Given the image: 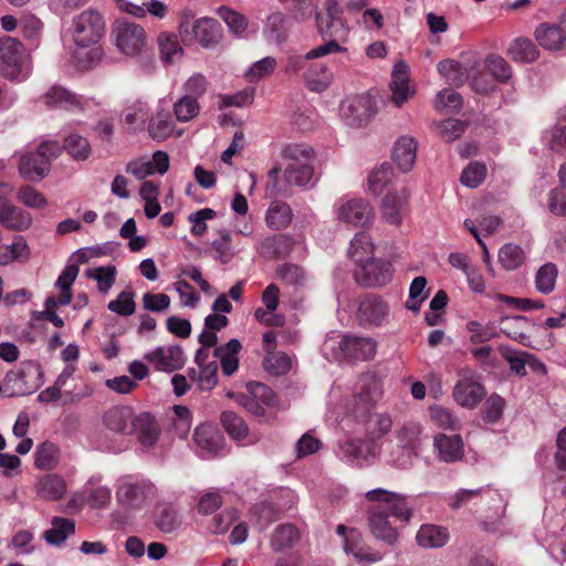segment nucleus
Here are the masks:
<instances>
[{
	"label": "nucleus",
	"mask_w": 566,
	"mask_h": 566,
	"mask_svg": "<svg viewBox=\"0 0 566 566\" xmlns=\"http://www.w3.org/2000/svg\"><path fill=\"white\" fill-rule=\"evenodd\" d=\"M369 509V528L373 535L387 545H395L399 538L397 523L405 525L411 521L413 505L409 497L385 489L370 490L365 494Z\"/></svg>",
	"instance_id": "nucleus-1"
},
{
	"label": "nucleus",
	"mask_w": 566,
	"mask_h": 566,
	"mask_svg": "<svg viewBox=\"0 0 566 566\" xmlns=\"http://www.w3.org/2000/svg\"><path fill=\"white\" fill-rule=\"evenodd\" d=\"M104 31V19L96 10H84L72 19L69 33L75 45L73 60L78 70H92L102 61L103 50L97 43Z\"/></svg>",
	"instance_id": "nucleus-2"
},
{
	"label": "nucleus",
	"mask_w": 566,
	"mask_h": 566,
	"mask_svg": "<svg viewBox=\"0 0 566 566\" xmlns=\"http://www.w3.org/2000/svg\"><path fill=\"white\" fill-rule=\"evenodd\" d=\"M0 72L11 82H23L30 73V53L22 42L12 36L0 38Z\"/></svg>",
	"instance_id": "nucleus-3"
},
{
	"label": "nucleus",
	"mask_w": 566,
	"mask_h": 566,
	"mask_svg": "<svg viewBox=\"0 0 566 566\" xmlns=\"http://www.w3.org/2000/svg\"><path fill=\"white\" fill-rule=\"evenodd\" d=\"M282 156L284 159L285 175L289 177L321 176L323 170L311 146L304 144L287 145Z\"/></svg>",
	"instance_id": "nucleus-4"
},
{
	"label": "nucleus",
	"mask_w": 566,
	"mask_h": 566,
	"mask_svg": "<svg viewBox=\"0 0 566 566\" xmlns=\"http://www.w3.org/2000/svg\"><path fill=\"white\" fill-rule=\"evenodd\" d=\"M63 147L56 140L42 142L35 151H30L20 157L18 168L22 177H45L51 169L52 160L57 158Z\"/></svg>",
	"instance_id": "nucleus-5"
},
{
	"label": "nucleus",
	"mask_w": 566,
	"mask_h": 566,
	"mask_svg": "<svg viewBox=\"0 0 566 566\" xmlns=\"http://www.w3.org/2000/svg\"><path fill=\"white\" fill-rule=\"evenodd\" d=\"M417 151V142L409 136L400 137L394 146L392 158L396 164L397 171L394 165L384 161L375 167L368 177H387L388 175L407 174L410 171L415 164Z\"/></svg>",
	"instance_id": "nucleus-6"
},
{
	"label": "nucleus",
	"mask_w": 566,
	"mask_h": 566,
	"mask_svg": "<svg viewBox=\"0 0 566 566\" xmlns=\"http://www.w3.org/2000/svg\"><path fill=\"white\" fill-rule=\"evenodd\" d=\"M326 13L317 12L315 15L318 34L329 40H343L348 34V27L343 19V7L337 0H324Z\"/></svg>",
	"instance_id": "nucleus-7"
},
{
	"label": "nucleus",
	"mask_w": 566,
	"mask_h": 566,
	"mask_svg": "<svg viewBox=\"0 0 566 566\" xmlns=\"http://www.w3.org/2000/svg\"><path fill=\"white\" fill-rule=\"evenodd\" d=\"M112 35L115 45L125 55L135 56L142 53L146 45V32L134 21L118 20L113 27Z\"/></svg>",
	"instance_id": "nucleus-8"
},
{
	"label": "nucleus",
	"mask_w": 566,
	"mask_h": 566,
	"mask_svg": "<svg viewBox=\"0 0 566 566\" xmlns=\"http://www.w3.org/2000/svg\"><path fill=\"white\" fill-rule=\"evenodd\" d=\"M486 396L481 377L470 368L459 371V380L453 388V398L462 407L475 408Z\"/></svg>",
	"instance_id": "nucleus-9"
},
{
	"label": "nucleus",
	"mask_w": 566,
	"mask_h": 566,
	"mask_svg": "<svg viewBox=\"0 0 566 566\" xmlns=\"http://www.w3.org/2000/svg\"><path fill=\"white\" fill-rule=\"evenodd\" d=\"M380 396L381 385L376 376L367 374L363 375L358 379L357 394L355 396V403L353 408L354 417L358 422H366L369 420L371 410Z\"/></svg>",
	"instance_id": "nucleus-10"
},
{
	"label": "nucleus",
	"mask_w": 566,
	"mask_h": 566,
	"mask_svg": "<svg viewBox=\"0 0 566 566\" xmlns=\"http://www.w3.org/2000/svg\"><path fill=\"white\" fill-rule=\"evenodd\" d=\"M390 305L381 296L376 294L364 295L358 303L356 318L364 328H375L388 323Z\"/></svg>",
	"instance_id": "nucleus-11"
},
{
	"label": "nucleus",
	"mask_w": 566,
	"mask_h": 566,
	"mask_svg": "<svg viewBox=\"0 0 566 566\" xmlns=\"http://www.w3.org/2000/svg\"><path fill=\"white\" fill-rule=\"evenodd\" d=\"M376 112V102L368 93L348 97L340 107V116L345 124L350 127L366 125Z\"/></svg>",
	"instance_id": "nucleus-12"
},
{
	"label": "nucleus",
	"mask_w": 566,
	"mask_h": 566,
	"mask_svg": "<svg viewBox=\"0 0 566 566\" xmlns=\"http://www.w3.org/2000/svg\"><path fill=\"white\" fill-rule=\"evenodd\" d=\"M397 448L402 450V458L394 462L399 468L411 464V458L417 457L423 442V428L417 422H407L396 431Z\"/></svg>",
	"instance_id": "nucleus-13"
},
{
	"label": "nucleus",
	"mask_w": 566,
	"mask_h": 566,
	"mask_svg": "<svg viewBox=\"0 0 566 566\" xmlns=\"http://www.w3.org/2000/svg\"><path fill=\"white\" fill-rule=\"evenodd\" d=\"M377 342L373 337L347 334L339 342L343 357L349 361H367L377 353Z\"/></svg>",
	"instance_id": "nucleus-14"
},
{
	"label": "nucleus",
	"mask_w": 566,
	"mask_h": 566,
	"mask_svg": "<svg viewBox=\"0 0 566 566\" xmlns=\"http://www.w3.org/2000/svg\"><path fill=\"white\" fill-rule=\"evenodd\" d=\"M158 371L172 373L181 369L186 364V355L179 345L158 346L144 355Z\"/></svg>",
	"instance_id": "nucleus-15"
},
{
	"label": "nucleus",
	"mask_w": 566,
	"mask_h": 566,
	"mask_svg": "<svg viewBox=\"0 0 566 566\" xmlns=\"http://www.w3.org/2000/svg\"><path fill=\"white\" fill-rule=\"evenodd\" d=\"M480 66V60L472 55L464 59L462 62L450 59L443 60L439 62L437 69L449 84L460 86L463 85Z\"/></svg>",
	"instance_id": "nucleus-16"
},
{
	"label": "nucleus",
	"mask_w": 566,
	"mask_h": 566,
	"mask_svg": "<svg viewBox=\"0 0 566 566\" xmlns=\"http://www.w3.org/2000/svg\"><path fill=\"white\" fill-rule=\"evenodd\" d=\"M346 48L339 45L335 40H329L312 50H310L304 55L292 54L290 55L284 64V71L287 74H296L302 72L305 77L306 69L308 67V62L313 60H318L324 57L325 55L345 52Z\"/></svg>",
	"instance_id": "nucleus-17"
},
{
	"label": "nucleus",
	"mask_w": 566,
	"mask_h": 566,
	"mask_svg": "<svg viewBox=\"0 0 566 566\" xmlns=\"http://www.w3.org/2000/svg\"><path fill=\"white\" fill-rule=\"evenodd\" d=\"M237 402L251 415L263 417L265 415L264 406L274 403V394L262 382H251L249 384V394L238 395Z\"/></svg>",
	"instance_id": "nucleus-18"
},
{
	"label": "nucleus",
	"mask_w": 566,
	"mask_h": 566,
	"mask_svg": "<svg viewBox=\"0 0 566 566\" xmlns=\"http://www.w3.org/2000/svg\"><path fill=\"white\" fill-rule=\"evenodd\" d=\"M392 273V264L389 261L371 258L355 271V277L359 284L365 286H384L391 281Z\"/></svg>",
	"instance_id": "nucleus-19"
},
{
	"label": "nucleus",
	"mask_w": 566,
	"mask_h": 566,
	"mask_svg": "<svg viewBox=\"0 0 566 566\" xmlns=\"http://www.w3.org/2000/svg\"><path fill=\"white\" fill-rule=\"evenodd\" d=\"M0 189H4L6 192L11 191V187L4 182H0ZM0 223L10 230L23 231L31 226L32 217L28 211L11 205L0 196Z\"/></svg>",
	"instance_id": "nucleus-20"
},
{
	"label": "nucleus",
	"mask_w": 566,
	"mask_h": 566,
	"mask_svg": "<svg viewBox=\"0 0 566 566\" xmlns=\"http://www.w3.org/2000/svg\"><path fill=\"white\" fill-rule=\"evenodd\" d=\"M169 168V156L163 150H157L151 158L142 157L127 164L126 172L135 177H149L164 175Z\"/></svg>",
	"instance_id": "nucleus-21"
},
{
	"label": "nucleus",
	"mask_w": 566,
	"mask_h": 566,
	"mask_svg": "<svg viewBox=\"0 0 566 566\" xmlns=\"http://www.w3.org/2000/svg\"><path fill=\"white\" fill-rule=\"evenodd\" d=\"M153 492V485L144 480L123 481L117 489L116 496L120 504L127 509H139Z\"/></svg>",
	"instance_id": "nucleus-22"
},
{
	"label": "nucleus",
	"mask_w": 566,
	"mask_h": 566,
	"mask_svg": "<svg viewBox=\"0 0 566 566\" xmlns=\"http://www.w3.org/2000/svg\"><path fill=\"white\" fill-rule=\"evenodd\" d=\"M132 433H135L139 443L145 448L155 446L161 433V428L149 412H142L135 416L132 421Z\"/></svg>",
	"instance_id": "nucleus-23"
},
{
	"label": "nucleus",
	"mask_w": 566,
	"mask_h": 566,
	"mask_svg": "<svg viewBox=\"0 0 566 566\" xmlns=\"http://www.w3.org/2000/svg\"><path fill=\"white\" fill-rule=\"evenodd\" d=\"M338 218L346 223L364 227L373 218V208L364 199H352L338 208Z\"/></svg>",
	"instance_id": "nucleus-24"
},
{
	"label": "nucleus",
	"mask_w": 566,
	"mask_h": 566,
	"mask_svg": "<svg viewBox=\"0 0 566 566\" xmlns=\"http://www.w3.org/2000/svg\"><path fill=\"white\" fill-rule=\"evenodd\" d=\"M199 366L198 385L201 390H211L218 384L219 365L207 348H199L195 357Z\"/></svg>",
	"instance_id": "nucleus-25"
},
{
	"label": "nucleus",
	"mask_w": 566,
	"mask_h": 566,
	"mask_svg": "<svg viewBox=\"0 0 566 566\" xmlns=\"http://www.w3.org/2000/svg\"><path fill=\"white\" fill-rule=\"evenodd\" d=\"M193 40L206 49L214 48L222 39V29L219 22L212 18H201L193 22Z\"/></svg>",
	"instance_id": "nucleus-26"
},
{
	"label": "nucleus",
	"mask_w": 566,
	"mask_h": 566,
	"mask_svg": "<svg viewBox=\"0 0 566 566\" xmlns=\"http://www.w3.org/2000/svg\"><path fill=\"white\" fill-rule=\"evenodd\" d=\"M408 193L405 187L389 188L382 199V212L387 221L391 224L401 223V211L406 206Z\"/></svg>",
	"instance_id": "nucleus-27"
},
{
	"label": "nucleus",
	"mask_w": 566,
	"mask_h": 566,
	"mask_svg": "<svg viewBox=\"0 0 566 566\" xmlns=\"http://www.w3.org/2000/svg\"><path fill=\"white\" fill-rule=\"evenodd\" d=\"M433 446L438 450L439 459L448 463L461 460L464 454L463 440L460 434L439 433L434 437Z\"/></svg>",
	"instance_id": "nucleus-28"
},
{
	"label": "nucleus",
	"mask_w": 566,
	"mask_h": 566,
	"mask_svg": "<svg viewBox=\"0 0 566 566\" xmlns=\"http://www.w3.org/2000/svg\"><path fill=\"white\" fill-rule=\"evenodd\" d=\"M241 343L233 338L227 344L216 347L212 352V358L220 361L221 371L224 376L233 375L239 368L238 354L241 350Z\"/></svg>",
	"instance_id": "nucleus-29"
},
{
	"label": "nucleus",
	"mask_w": 566,
	"mask_h": 566,
	"mask_svg": "<svg viewBox=\"0 0 566 566\" xmlns=\"http://www.w3.org/2000/svg\"><path fill=\"white\" fill-rule=\"evenodd\" d=\"M339 453L346 461L363 465L374 455L371 442L361 439H348L338 444Z\"/></svg>",
	"instance_id": "nucleus-30"
},
{
	"label": "nucleus",
	"mask_w": 566,
	"mask_h": 566,
	"mask_svg": "<svg viewBox=\"0 0 566 566\" xmlns=\"http://www.w3.org/2000/svg\"><path fill=\"white\" fill-rule=\"evenodd\" d=\"M134 418L135 416L129 407L115 406L105 412L103 420L107 429L118 433L130 434Z\"/></svg>",
	"instance_id": "nucleus-31"
},
{
	"label": "nucleus",
	"mask_w": 566,
	"mask_h": 566,
	"mask_svg": "<svg viewBox=\"0 0 566 566\" xmlns=\"http://www.w3.org/2000/svg\"><path fill=\"white\" fill-rule=\"evenodd\" d=\"M65 491V481L54 473L40 476L35 484L36 495L45 501H59L63 497Z\"/></svg>",
	"instance_id": "nucleus-32"
},
{
	"label": "nucleus",
	"mask_w": 566,
	"mask_h": 566,
	"mask_svg": "<svg viewBox=\"0 0 566 566\" xmlns=\"http://www.w3.org/2000/svg\"><path fill=\"white\" fill-rule=\"evenodd\" d=\"M293 249V240L286 234H275L264 239L260 245V254L265 259H284Z\"/></svg>",
	"instance_id": "nucleus-33"
},
{
	"label": "nucleus",
	"mask_w": 566,
	"mask_h": 566,
	"mask_svg": "<svg viewBox=\"0 0 566 566\" xmlns=\"http://www.w3.org/2000/svg\"><path fill=\"white\" fill-rule=\"evenodd\" d=\"M450 538L449 531L440 525L423 524L417 532L416 541L423 548H439Z\"/></svg>",
	"instance_id": "nucleus-34"
},
{
	"label": "nucleus",
	"mask_w": 566,
	"mask_h": 566,
	"mask_svg": "<svg viewBox=\"0 0 566 566\" xmlns=\"http://www.w3.org/2000/svg\"><path fill=\"white\" fill-rule=\"evenodd\" d=\"M535 39L546 50H560L566 41L565 31L551 23H542L535 30Z\"/></svg>",
	"instance_id": "nucleus-35"
},
{
	"label": "nucleus",
	"mask_w": 566,
	"mask_h": 566,
	"mask_svg": "<svg viewBox=\"0 0 566 566\" xmlns=\"http://www.w3.org/2000/svg\"><path fill=\"white\" fill-rule=\"evenodd\" d=\"M333 78L329 67L323 62H308L305 72V81L311 91L323 92L328 87Z\"/></svg>",
	"instance_id": "nucleus-36"
},
{
	"label": "nucleus",
	"mask_w": 566,
	"mask_h": 566,
	"mask_svg": "<svg viewBox=\"0 0 566 566\" xmlns=\"http://www.w3.org/2000/svg\"><path fill=\"white\" fill-rule=\"evenodd\" d=\"M501 332L511 339L526 345L530 340L527 331L530 328V321L526 316H506L501 319Z\"/></svg>",
	"instance_id": "nucleus-37"
},
{
	"label": "nucleus",
	"mask_w": 566,
	"mask_h": 566,
	"mask_svg": "<svg viewBox=\"0 0 566 566\" xmlns=\"http://www.w3.org/2000/svg\"><path fill=\"white\" fill-rule=\"evenodd\" d=\"M348 254L349 258L358 265V269H360L374 255V244L370 237L366 233H357L350 241Z\"/></svg>",
	"instance_id": "nucleus-38"
},
{
	"label": "nucleus",
	"mask_w": 566,
	"mask_h": 566,
	"mask_svg": "<svg viewBox=\"0 0 566 566\" xmlns=\"http://www.w3.org/2000/svg\"><path fill=\"white\" fill-rule=\"evenodd\" d=\"M51 525L52 527L46 530L43 536L52 545H60L75 532V522L71 518L55 516Z\"/></svg>",
	"instance_id": "nucleus-39"
},
{
	"label": "nucleus",
	"mask_w": 566,
	"mask_h": 566,
	"mask_svg": "<svg viewBox=\"0 0 566 566\" xmlns=\"http://www.w3.org/2000/svg\"><path fill=\"white\" fill-rule=\"evenodd\" d=\"M175 129V123L171 118L170 112L166 109H158L156 115L148 124V132L153 139L164 140L168 138Z\"/></svg>",
	"instance_id": "nucleus-40"
},
{
	"label": "nucleus",
	"mask_w": 566,
	"mask_h": 566,
	"mask_svg": "<svg viewBox=\"0 0 566 566\" xmlns=\"http://www.w3.org/2000/svg\"><path fill=\"white\" fill-rule=\"evenodd\" d=\"M45 104L50 107L73 109L81 106L80 98L63 86H53L44 96Z\"/></svg>",
	"instance_id": "nucleus-41"
},
{
	"label": "nucleus",
	"mask_w": 566,
	"mask_h": 566,
	"mask_svg": "<svg viewBox=\"0 0 566 566\" xmlns=\"http://www.w3.org/2000/svg\"><path fill=\"white\" fill-rule=\"evenodd\" d=\"M507 53L514 61L522 63L534 62L539 55L533 41L525 38L515 39L511 43Z\"/></svg>",
	"instance_id": "nucleus-42"
},
{
	"label": "nucleus",
	"mask_w": 566,
	"mask_h": 566,
	"mask_svg": "<svg viewBox=\"0 0 566 566\" xmlns=\"http://www.w3.org/2000/svg\"><path fill=\"white\" fill-rule=\"evenodd\" d=\"M292 221V209L282 201H273L266 211V223L275 230L285 229Z\"/></svg>",
	"instance_id": "nucleus-43"
},
{
	"label": "nucleus",
	"mask_w": 566,
	"mask_h": 566,
	"mask_svg": "<svg viewBox=\"0 0 566 566\" xmlns=\"http://www.w3.org/2000/svg\"><path fill=\"white\" fill-rule=\"evenodd\" d=\"M155 524L161 532L171 533L180 526L181 520L171 504H160L156 510Z\"/></svg>",
	"instance_id": "nucleus-44"
},
{
	"label": "nucleus",
	"mask_w": 566,
	"mask_h": 566,
	"mask_svg": "<svg viewBox=\"0 0 566 566\" xmlns=\"http://www.w3.org/2000/svg\"><path fill=\"white\" fill-rule=\"evenodd\" d=\"M311 181L312 179H271L266 187L272 195L287 198L294 195V187L301 189L314 187Z\"/></svg>",
	"instance_id": "nucleus-45"
},
{
	"label": "nucleus",
	"mask_w": 566,
	"mask_h": 566,
	"mask_svg": "<svg viewBox=\"0 0 566 566\" xmlns=\"http://www.w3.org/2000/svg\"><path fill=\"white\" fill-rule=\"evenodd\" d=\"M344 548L347 554H353V556L358 560H369V562H378L381 559V555L377 552L367 553L361 544L360 534L354 530H349V536L346 537L344 543Z\"/></svg>",
	"instance_id": "nucleus-46"
},
{
	"label": "nucleus",
	"mask_w": 566,
	"mask_h": 566,
	"mask_svg": "<svg viewBox=\"0 0 566 566\" xmlns=\"http://www.w3.org/2000/svg\"><path fill=\"white\" fill-rule=\"evenodd\" d=\"M193 440L198 447L209 453H214L219 449L220 436L210 426H199L195 429Z\"/></svg>",
	"instance_id": "nucleus-47"
},
{
	"label": "nucleus",
	"mask_w": 566,
	"mask_h": 566,
	"mask_svg": "<svg viewBox=\"0 0 566 566\" xmlns=\"http://www.w3.org/2000/svg\"><path fill=\"white\" fill-rule=\"evenodd\" d=\"M158 48L161 60L167 64L174 63L182 54V48L175 34L160 33L158 35Z\"/></svg>",
	"instance_id": "nucleus-48"
},
{
	"label": "nucleus",
	"mask_w": 566,
	"mask_h": 566,
	"mask_svg": "<svg viewBox=\"0 0 566 566\" xmlns=\"http://www.w3.org/2000/svg\"><path fill=\"white\" fill-rule=\"evenodd\" d=\"M221 423L229 436L235 440H241L248 436V424L233 411H223L221 413Z\"/></svg>",
	"instance_id": "nucleus-49"
},
{
	"label": "nucleus",
	"mask_w": 566,
	"mask_h": 566,
	"mask_svg": "<svg viewBox=\"0 0 566 566\" xmlns=\"http://www.w3.org/2000/svg\"><path fill=\"white\" fill-rule=\"evenodd\" d=\"M298 539V530L292 524L279 525L271 539V544L274 551H282L286 547H291Z\"/></svg>",
	"instance_id": "nucleus-50"
},
{
	"label": "nucleus",
	"mask_w": 566,
	"mask_h": 566,
	"mask_svg": "<svg viewBox=\"0 0 566 566\" xmlns=\"http://www.w3.org/2000/svg\"><path fill=\"white\" fill-rule=\"evenodd\" d=\"M64 148L76 160H86L92 153L87 138L77 134H70L65 137Z\"/></svg>",
	"instance_id": "nucleus-51"
},
{
	"label": "nucleus",
	"mask_w": 566,
	"mask_h": 566,
	"mask_svg": "<svg viewBox=\"0 0 566 566\" xmlns=\"http://www.w3.org/2000/svg\"><path fill=\"white\" fill-rule=\"evenodd\" d=\"M217 12L234 35L241 36L247 31L248 20L243 14L224 6L218 8Z\"/></svg>",
	"instance_id": "nucleus-52"
},
{
	"label": "nucleus",
	"mask_w": 566,
	"mask_h": 566,
	"mask_svg": "<svg viewBox=\"0 0 566 566\" xmlns=\"http://www.w3.org/2000/svg\"><path fill=\"white\" fill-rule=\"evenodd\" d=\"M557 273V266L554 263L548 262L541 266L535 276L537 291L543 294L551 293L555 287Z\"/></svg>",
	"instance_id": "nucleus-53"
},
{
	"label": "nucleus",
	"mask_w": 566,
	"mask_h": 566,
	"mask_svg": "<svg viewBox=\"0 0 566 566\" xmlns=\"http://www.w3.org/2000/svg\"><path fill=\"white\" fill-rule=\"evenodd\" d=\"M499 261L504 269L512 271L524 262V251L514 244H504L499 251Z\"/></svg>",
	"instance_id": "nucleus-54"
},
{
	"label": "nucleus",
	"mask_w": 566,
	"mask_h": 566,
	"mask_svg": "<svg viewBox=\"0 0 566 566\" xmlns=\"http://www.w3.org/2000/svg\"><path fill=\"white\" fill-rule=\"evenodd\" d=\"M484 491V486L472 490L460 489L452 496L449 497V506L453 510H460L470 504H474L481 499Z\"/></svg>",
	"instance_id": "nucleus-55"
},
{
	"label": "nucleus",
	"mask_w": 566,
	"mask_h": 566,
	"mask_svg": "<svg viewBox=\"0 0 566 566\" xmlns=\"http://www.w3.org/2000/svg\"><path fill=\"white\" fill-rule=\"evenodd\" d=\"M199 104L196 97L191 95L182 96L178 102L174 105V112L176 118L179 122H189L195 118L199 113Z\"/></svg>",
	"instance_id": "nucleus-56"
},
{
	"label": "nucleus",
	"mask_w": 566,
	"mask_h": 566,
	"mask_svg": "<svg viewBox=\"0 0 566 566\" xmlns=\"http://www.w3.org/2000/svg\"><path fill=\"white\" fill-rule=\"evenodd\" d=\"M59 458V450L52 442L45 441L41 443L35 452V465L39 469H52Z\"/></svg>",
	"instance_id": "nucleus-57"
},
{
	"label": "nucleus",
	"mask_w": 566,
	"mask_h": 566,
	"mask_svg": "<svg viewBox=\"0 0 566 566\" xmlns=\"http://www.w3.org/2000/svg\"><path fill=\"white\" fill-rule=\"evenodd\" d=\"M276 276L289 285H302L305 280L304 270L293 263H283L276 269Z\"/></svg>",
	"instance_id": "nucleus-58"
},
{
	"label": "nucleus",
	"mask_w": 566,
	"mask_h": 566,
	"mask_svg": "<svg viewBox=\"0 0 566 566\" xmlns=\"http://www.w3.org/2000/svg\"><path fill=\"white\" fill-rule=\"evenodd\" d=\"M462 105V96L452 90L444 88L440 91L436 98V108L438 111L459 112Z\"/></svg>",
	"instance_id": "nucleus-59"
},
{
	"label": "nucleus",
	"mask_w": 566,
	"mask_h": 566,
	"mask_svg": "<svg viewBox=\"0 0 566 566\" xmlns=\"http://www.w3.org/2000/svg\"><path fill=\"white\" fill-rule=\"evenodd\" d=\"M275 66L276 60L274 57H263L252 64V66L245 73V78L251 83L258 82L261 78L272 74Z\"/></svg>",
	"instance_id": "nucleus-60"
},
{
	"label": "nucleus",
	"mask_w": 566,
	"mask_h": 566,
	"mask_svg": "<svg viewBox=\"0 0 566 566\" xmlns=\"http://www.w3.org/2000/svg\"><path fill=\"white\" fill-rule=\"evenodd\" d=\"M430 415L432 420L437 423V426L442 429H460V420L448 408H443L440 406L431 407Z\"/></svg>",
	"instance_id": "nucleus-61"
},
{
	"label": "nucleus",
	"mask_w": 566,
	"mask_h": 566,
	"mask_svg": "<svg viewBox=\"0 0 566 566\" xmlns=\"http://www.w3.org/2000/svg\"><path fill=\"white\" fill-rule=\"evenodd\" d=\"M491 75L499 82H507L512 76L510 64L499 55H490L485 61Z\"/></svg>",
	"instance_id": "nucleus-62"
},
{
	"label": "nucleus",
	"mask_w": 566,
	"mask_h": 566,
	"mask_svg": "<svg viewBox=\"0 0 566 566\" xmlns=\"http://www.w3.org/2000/svg\"><path fill=\"white\" fill-rule=\"evenodd\" d=\"M107 308L120 316L132 315L136 308L134 293L126 291L120 292L116 300L108 303Z\"/></svg>",
	"instance_id": "nucleus-63"
},
{
	"label": "nucleus",
	"mask_w": 566,
	"mask_h": 566,
	"mask_svg": "<svg viewBox=\"0 0 566 566\" xmlns=\"http://www.w3.org/2000/svg\"><path fill=\"white\" fill-rule=\"evenodd\" d=\"M549 210L557 216H566V179H560V186L551 191Z\"/></svg>",
	"instance_id": "nucleus-64"
}]
</instances>
